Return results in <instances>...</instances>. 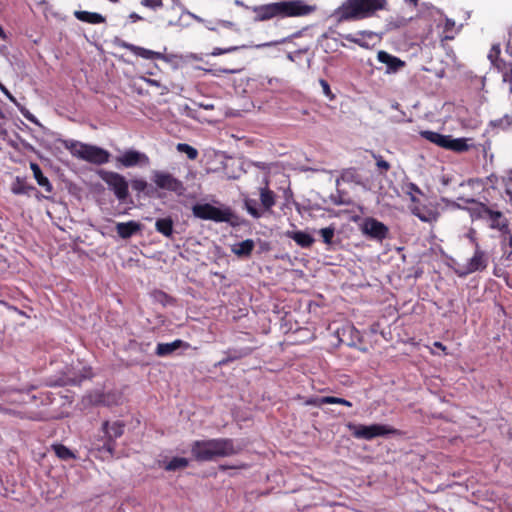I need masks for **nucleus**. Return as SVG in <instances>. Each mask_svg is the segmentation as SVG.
Segmentation results:
<instances>
[{"label": "nucleus", "instance_id": "obj_1", "mask_svg": "<svg viewBox=\"0 0 512 512\" xmlns=\"http://www.w3.org/2000/svg\"><path fill=\"white\" fill-rule=\"evenodd\" d=\"M242 448L235 445L231 438H213L196 440L191 444V454L199 462L213 461L217 458L238 454Z\"/></svg>", "mask_w": 512, "mask_h": 512}, {"label": "nucleus", "instance_id": "obj_2", "mask_svg": "<svg viewBox=\"0 0 512 512\" xmlns=\"http://www.w3.org/2000/svg\"><path fill=\"white\" fill-rule=\"evenodd\" d=\"M387 0H345L331 14L337 23L362 20L372 17L386 8Z\"/></svg>", "mask_w": 512, "mask_h": 512}, {"label": "nucleus", "instance_id": "obj_3", "mask_svg": "<svg viewBox=\"0 0 512 512\" xmlns=\"http://www.w3.org/2000/svg\"><path fill=\"white\" fill-rule=\"evenodd\" d=\"M63 144L64 147L69 150L72 156L83 161L96 165H102L109 162L110 153L104 148L81 143L76 140H65Z\"/></svg>", "mask_w": 512, "mask_h": 512}, {"label": "nucleus", "instance_id": "obj_4", "mask_svg": "<svg viewBox=\"0 0 512 512\" xmlns=\"http://www.w3.org/2000/svg\"><path fill=\"white\" fill-rule=\"evenodd\" d=\"M419 135L436 146L453 152L461 153L469 149L465 138H452L451 135H443L430 130H421Z\"/></svg>", "mask_w": 512, "mask_h": 512}, {"label": "nucleus", "instance_id": "obj_5", "mask_svg": "<svg viewBox=\"0 0 512 512\" xmlns=\"http://www.w3.org/2000/svg\"><path fill=\"white\" fill-rule=\"evenodd\" d=\"M124 424L121 421H104L102 423V431L104 433V441L102 445H98L97 450L105 455L104 457H113L116 449V440L124 433Z\"/></svg>", "mask_w": 512, "mask_h": 512}, {"label": "nucleus", "instance_id": "obj_6", "mask_svg": "<svg viewBox=\"0 0 512 512\" xmlns=\"http://www.w3.org/2000/svg\"><path fill=\"white\" fill-rule=\"evenodd\" d=\"M193 216L201 220L229 222L233 216L229 207H215L209 203H196L192 206Z\"/></svg>", "mask_w": 512, "mask_h": 512}, {"label": "nucleus", "instance_id": "obj_7", "mask_svg": "<svg viewBox=\"0 0 512 512\" xmlns=\"http://www.w3.org/2000/svg\"><path fill=\"white\" fill-rule=\"evenodd\" d=\"M348 429L357 439L372 440L376 437L397 434V429L384 424H348Z\"/></svg>", "mask_w": 512, "mask_h": 512}, {"label": "nucleus", "instance_id": "obj_8", "mask_svg": "<svg viewBox=\"0 0 512 512\" xmlns=\"http://www.w3.org/2000/svg\"><path fill=\"white\" fill-rule=\"evenodd\" d=\"M97 174L101 180L107 184L108 188L113 191L119 201H125L127 199L129 195V184L123 175L104 169H100Z\"/></svg>", "mask_w": 512, "mask_h": 512}, {"label": "nucleus", "instance_id": "obj_9", "mask_svg": "<svg viewBox=\"0 0 512 512\" xmlns=\"http://www.w3.org/2000/svg\"><path fill=\"white\" fill-rule=\"evenodd\" d=\"M273 3L276 17H301L316 11L315 5H308L300 0Z\"/></svg>", "mask_w": 512, "mask_h": 512}, {"label": "nucleus", "instance_id": "obj_10", "mask_svg": "<svg viewBox=\"0 0 512 512\" xmlns=\"http://www.w3.org/2000/svg\"><path fill=\"white\" fill-rule=\"evenodd\" d=\"M152 180L157 188L173 192L177 196H183L186 192L183 182L168 172L154 170Z\"/></svg>", "mask_w": 512, "mask_h": 512}, {"label": "nucleus", "instance_id": "obj_11", "mask_svg": "<svg viewBox=\"0 0 512 512\" xmlns=\"http://www.w3.org/2000/svg\"><path fill=\"white\" fill-rule=\"evenodd\" d=\"M488 266V258L484 251L480 249L479 243H476V249L473 256L468 260L465 265L459 266L454 269L458 277H466L477 271H483Z\"/></svg>", "mask_w": 512, "mask_h": 512}, {"label": "nucleus", "instance_id": "obj_12", "mask_svg": "<svg viewBox=\"0 0 512 512\" xmlns=\"http://www.w3.org/2000/svg\"><path fill=\"white\" fill-rule=\"evenodd\" d=\"M361 232L371 240L382 242L389 234V228L373 217H367L360 226Z\"/></svg>", "mask_w": 512, "mask_h": 512}, {"label": "nucleus", "instance_id": "obj_13", "mask_svg": "<svg viewBox=\"0 0 512 512\" xmlns=\"http://www.w3.org/2000/svg\"><path fill=\"white\" fill-rule=\"evenodd\" d=\"M117 166H122L124 168L131 167H145L150 164L149 157L141 151L135 150L133 148L126 149L119 156L115 158Z\"/></svg>", "mask_w": 512, "mask_h": 512}, {"label": "nucleus", "instance_id": "obj_14", "mask_svg": "<svg viewBox=\"0 0 512 512\" xmlns=\"http://www.w3.org/2000/svg\"><path fill=\"white\" fill-rule=\"evenodd\" d=\"M113 43H114V45L124 48V49H127V50L131 51L134 55L141 57L143 59H147V60L160 59L165 62H170L171 58L174 57L173 55L166 56V55L162 54L161 52H156L153 50L146 49L144 47L136 46L134 44L128 43V42L120 39L119 37H115L113 40Z\"/></svg>", "mask_w": 512, "mask_h": 512}, {"label": "nucleus", "instance_id": "obj_15", "mask_svg": "<svg viewBox=\"0 0 512 512\" xmlns=\"http://www.w3.org/2000/svg\"><path fill=\"white\" fill-rule=\"evenodd\" d=\"M458 200L463 201L466 204H470L469 208H465V211L469 214L472 222L478 220L487 221L491 210L490 207L475 198L459 197Z\"/></svg>", "mask_w": 512, "mask_h": 512}, {"label": "nucleus", "instance_id": "obj_16", "mask_svg": "<svg viewBox=\"0 0 512 512\" xmlns=\"http://www.w3.org/2000/svg\"><path fill=\"white\" fill-rule=\"evenodd\" d=\"M500 52V46L498 44L493 45L489 51L488 59L490 60L492 66L502 73L503 81L512 83V71L511 75L506 71V63L499 58Z\"/></svg>", "mask_w": 512, "mask_h": 512}, {"label": "nucleus", "instance_id": "obj_17", "mask_svg": "<svg viewBox=\"0 0 512 512\" xmlns=\"http://www.w3.org/2000/svg\"><path fill=\"white\" fill-rule=\"evenodd\" d=\"M252 352L253 348L251 347L229 348L224 352L225 357L218 361L215 367H223L230 362L249 356Z\"/></svg>", "mask_w": 512, "mask_h": 512}, {"label": "nucleus", "instance_id": "obj_18", "mask_svg": "<svg viewBox=\"0 0 512 512\" xmlns=\"http://www.w3.org/2000/svg\"><path fill=\"white\" fill-rule=\"evenodd\" d=\"M379 62L386 65V73H396L400 68L405 66V62L400 58L389 54L386 51H379L377 54Z\"/></svg>", "mask_w": 512, "mask_h": 512}, {"label": "nucleus", "instance_id": "obj_19", "mask_svg": "<svg viewBox=\"0 0 512 512\" xmlns=\"http://www.w3.org/2000/svg\"><path fill=\"white\" fill-rule=\"evenodd\" d=\"M0 91L18 108L20 113L29 122L41 126L39 120L24 106H22L17 99L10 93V91L0 82Z\"/></svg>", "mask_w": 512, "mask_h": 512}, {"label": "nucleus", "instance_id": "obj_20", "mask_svg": "<svg viewBox=\"0 0 512 512\" xmlns=\"http://www.w3.org/2000/svg\"><path fill=\"white\" fill-rule=\"evenodd\" d=\"M487 222L491 229H497L501 232L508 231V221L500 211L491 208Z\"/></svg>", "mask_w": 512, "mask_h": 512}, {"label": "nucleus", "instance_id": "obj_21", "mask_svg": "<svg viewBox=\"0 0 512 512\" xmlns=\"http://www.w3.org/2000/svg\"><path fill=\"white\" fill-rule=\"evenodd\" d=\"M252 11L255 14L254 20L257 22L267 21L276 17L274 3L254 6Z\"/></svg>", "mask_w": 512, "mask_h": 512}, {"label": "nucleus", "instance_id": "obj_22", "mask_svg": "<svg viewBox=\"0 0 512 512\" xmlns=\"http://www.w3.org/2000/svg\"><path fill=\"white\" fill-rule=\"evenodd\" d=\"M141 228L140 223L130 220L128 222H119L116 224V230L118 235L122 239H128L136 234Z\"/></svg>", "mask_w": 512, "mask_h": 512}, {"label": "nucleus", "instance_id": "obj_23", "mask_svg": "<svg viewBox=\"0 0 512 512\" xmlns=\"http://www.w3.org/2000/svg\"><path fill=\"white\" fill-rule=\"evenodd\" d=\"M376 36H378L377 33L373 32V31L362 30V31H358L356 33V35H353V34L344 35V38L349 42L359 45L360 47L369 48L370 43L368 41L364 40V38L372 39Z\"/></svg>", "mask_w": 512, "mask_h": 512}, {"label": "nucleus", "instance_id": "obj_24", "mask_svg": "<svg viewBox=\"0 0 512 512\" xmlns=\"http://www.w3.org/2000/svg\"><path fill=\"white\" fill-rule=\"evenodd\" d=\"M287 236L301 248H310L315 241L313 236L305 231H289Z\"/></svg>", "mask_w": 512, "mask_h": 512}, {"label": "nucleus", "instance_id": "obj_25", "mask_svg": "<svg viewBox=\"0 0 512 512\" xmlns=\"http://www.w3.org/2000/svg\"><path fill=\"white\" fill-rule=\"evenodd\" d=\"M74 17L82 22L89 23V24H102L105 23L106 19L105 17L97 12H89V11H81L77 10L74 11Z\"/></svg>", "mask_w": 512, "mask_h": 512}, {"label": "nucleus", "instance_id": "obj_26", "mask_svg": "<svg viewBox=\"0 0 512 512\" xmlns=\"http://www.w3.org/2000/svg\"><path fill=\"white\" fill-rule=\"evenodd\" d=\"M341 182L360 184L361 176L357 172L356 168H345L341 170L340 176L335 181L336 187H339Z\"/></svg>", "mask_w": 512, "mask_h": 512}, {"label": "nucleus", "instance_id": "obj_27", "mask_svg": "<svg viewBox=\"0 0 512 512\" xmlns=\"http://www.w3.org/2000/svg\"><path fill=\"white\" fill-rule=\"evenodd\" d=\"M182 346L187 347L188 344L180 339H176L170 343H158L155 353L159 357H165L172 354L174 351H176L178 348Z\"/></svg>", "mask_w": 512, "mask_h": 512}, {"label": "nucleus", "instance_id": "obj_28", "mask_svg": "<svg viewBox=\"0 0 512 512\" xmlns=\"http://www.w3.org/2000/svg\"><path fill=\"white\" fill-rule=\"evenodd\" d=\"M259 196L263 212L270 211L276 204V194L267 185L259 189Z\"/></svg>", "mask_w": 512, "mask_h": 512}, {"label": "nucleus", "instance_id": "obj_29", "mask_svg": "<svg viewBox=\"0 0 512 512\" xmlns=\"http://www.w3.org/2000/svg\"><path fill=\"white\" fill-rule=\"evenodd\" d=\"M254 247V240L246 239L242 242L232 245L231 251L239 258H248L251 255Z\"/></svg>", "mask_w": 512, "mask_h": 512}, {"label": "nucleus", "instance_id": "obj_30", "mask_svg": "<svg viewBox=\"0 0 512 512\" xmlns=\"http://www.w3.org/2000/svg\"><path fill=\"white\" fill-rule=\"evenodd\" d=\"M30 169L33 172V176H34L37 184L39 186H41L47 193H52L53 192V185L51 184L49 179L46 176L43 175L40 166L37 163H35V162H31L30 163Z\"/></svg>", "mask_w": 512, "mask_h": 512}, {"label": "nucleus", "instance_id": "obj_31", "mask_svg": "<svg viewBox=\"0 0 512 512\" xmlns=\"http://www.w3.org/2000/svg\"><path fill=\"white\" fill-rule=\"evenodd\" d=\"M155 229L158 233L170 238L174 232V222L170 216L158 218L155 222Z\"/></svg>", "mask_w": 512, "mask_h": 512}, {"label": "nucleus", "instance_id": "obj_32", "mask_svg": "<svg viewBox=\"0 0 512 512\" xmlns=\"http://www.w3.org/2000/svg\"><path fill=\"white\" fill-rule=\"evenodd\" d=\"M411 212L422 222L430 223L437 219V213L425 206L416 205L411 209Z\"/></svg>", "mask_w": 512, "mask_h": 512}, {"label": "nucleus", "instance_id": "obj_33", "mask_svg": "<svg viewBox=\"0 0 512 512\" xmlns=\"http://www.w3.org/2000/svg\"><path fill=\"white\" fill-rule=\"evenodd\" d=\"M33 190L35 187L29 185L25 177L17 176L11 185V192L14 195H27Z\"/></svg>", "mask_w": 512, "mask_h": 512}, {"label": "nucleus", "instance_id": "obj_34", "mask_svg": "<svg viewBox=\"0 0 512 512\" xmlns=\"http://www.w3.org/2000/svg\"><path fill=\"white\" fill-rule=\"evenodd\" d=\"M244 207L248 214L255 219H259L263 216V210L260 208L258 201L253 198H244Z\"/></svg>", "mask_w": 512, "mask_h": 512}, {"label": "nucleus", "instance_id": "obj_35", "mask_svg": "<svg viewBox=\"0 0 512 512\" xmlns=\"http://www.w3.org/2000/svg\"><path fill=\"white\" fill-rule=\"evenodd\" d=\"M53 451L55 452L56 456L64 461H68L71 459H75L76 456L73 453L72 450H70L68 447L62 444H54L52 446Z\"/></svg>", "mask_w": 512, "mask_h": 512}, {"label": "nucleus", "instance_id": "obj_36", "mask_svg": "<svg viewBox=\"0 0 512 512\" xmlns=\"http://www.w3.org/2000/svg\"><path fill=\"white\" fill-rule=\"evenodd\" d=\"M189 465V461L184 457H173L170 461H168L164 468L166 471H176L179 469L186 468Z\"/></svg>", "mask_w": 512, "mask_h": 512}, {"label": "nucleus", "instance_id": "obj_37", "mask_svg": "<svg viewBox=\"0 0 512 512\" xmlns=\"http://www.w3.org/2000/svg\"><path fill=\"white\" fill-rule=\"evenodd\" d=\"M301 35H302V31H296L293 34H291V35H289V36H287L285 38H282L280 40H275V41H270V42L258 44V45H256V48L272 47V46H276V45H279V44H283V43L289 42L290 40H292L294 38H298Z\"/></svg>", "mask_w": 512, "mask_h": 512}, {"label": "nucleus", "instance_id": "obj_38", "mask_svg": "<svg viewBox=\"0 0 512 512\" xmlns=\"http://www.w3.org/2000/svg\"><path fill=\"white\" fill-rule=\"evenodd\" d=\"M176 148L178 152L185 153L190 160H195L198 156L197 149L187 143H178Z\"/></svg>", "mask_w": 512, "mask_h": 512}, {"label": "nucleus", "instance_id": "obj_39", "mask_svg": "<svg viewBox=\"0 0 512 512\" xmlns=\"http://www.w3.org/2000/svg\"><path fill=\"white\" fill-rule=\"evenodd\" d=\"M320 404H340L347 407H352V403L344 398L335 396H323L319 399Z\"/></svg>", "mask_w": 512, "mask_h": 512}, {"label": "nucleus", "instance_id": "obj_40", "mask_svg": "<svg viewBox=\"0 0 512 512\" xmlns=\"http://www.w3.org/2000/svg\"><path fill=\"white\" fill-rule=\"evenodd\" d=\"M407 23H408V19H406L405 17L396 16V17H391L387 21V26L389 29H397V28L404 27L405 25H407Z\"/></svg>", "mask_w": 512, "mask_h": 512}, {"label": "nucleus", "instance_id": "obj_41", "mask_svg": "<svg viewBox=\"0 0 512 512\" xmlns=\"http://www.w3.org/2000/svg\"><path fill=\"white\" fill-rule=\"evenodd\" d=\"M319 234L321 235L323 242L329 245L332 243V239L335 235V228L333 226L322 228L319 230Z\"/></svg>", "mask_w": 512, "mask_h": 512}, {"label": "nucleus", "instance_id": "obj_42", "mask_svg": "<svg viewBox=\"0 0 512 512\" xmlns=\"http://www.w3.org/2000/svg\"><path fill=\"white\" fill-rule=\"evenodd\" d=\"M149 347H150V343L138 342L136 340H130L128 342V349L142 352V353H147V351L149 350Z\"/></svg>", "mask_w": 512, "mask_h": 512}, {"label": "nucleus", "instance_id": "obj_43", "mask_svg": "<svg viewBox=\"0 0 512 512\" xmlns=\"http://www.w3.org/2000/svg\"><path fill=\"white\" fill-rule=\"evenodd\" d=\"M245 46H229V47H226V48H220V47H215L212 52L210 53L211 56H219V55H222V54H228V53H232V52H235V51H238L242 48H244Z\"/></svg>", "mask_w": 512, "mask_h": 512}, {"label": "nucleus", "instance_id": "obj_44", "mask_svg": "<svg viewBox=\"0 0 512 512\" xmlns=\"http://www.w3.org/2000/svg\"><path fill=\"white\" fill-rule=\"evenodd\" d=\"M131 187L134 191L141 193L147 189L148 183L142 178H135L131 180Z\"/></svg>", "mask_w": 512, "mask_h": 512}, {"label": "nucleus", "instance_id": "obj_45", "mask_svg": "<svg viewBox=\"0 0 512 512\" xmlns=\"http://www.w3.org/2000/svg\"><path fill=\"white\" fill-rule=\"evenodd\" d=\"M207 72L213 76H220L221 74H236L240 72V69H229V68H211Z\"/></svg>", "mask_w": 512, "mask_h": 512}, {"label": "nucleus", "instance_id": "obj_46", "mask_svg": "<svg viewBox=\"0 0 512 512\" xmlns=\"http://www.w3.org/2000/svg\"><path fill=\"white\" fill-rule=\"evenodd\" d=\"M344 192L337 187V191L335 194L330 195V200L334 205H345L348 202L344 199Z\"/></svg>", "mask_w": 512, "mask_h": 512}, {"label": "nucleus", "instance_id": "obj_47", "mask_svg": "<svg viewBox=\"0 0 512 512\" xmlns=\"http://www.w3.org/2000/svg\"><path fill=\"white\" fill-rule=\"evenodd\" d=\"M373 157L376 159V166L381 172H387L390 169L389 162L384 160L382 156L373 154Z\"/></svg>", "mask_w": 512, "mask_h": 512}, {"label": "nucleus", "instance_id": "obj_48", "mask_svg": "<svg viewBox=\"0 0 512 512\" xmlns=\"http://www.w3.org/2000/svg\"><path fill=\"white\" fill-rule=\"evenodd\" d=\"M141 4L150 9H157L163 6V0H142Z\"/></svg>", "mask_w": 512, "mask_h": 512}, {"label": "nucleus", "instance_id": "obj_49", "mask_svg": "<svg viewBox=\"0 0 512 512\" xmlns=\"http://www.w3.org/2000/svg\"><path fill=\"white\" fill-rule=\"evenodd\" d=\"M107 396L103 393H96L94 395V399H92L91 401L94 403V404H98V405H110V401L106 399Z\"/></svg>", "mask_w": 512, "mask_h": 512}, {"label": "nucleus", "instance_id": "obj_50", "mask_svg": "<svg viewBox=\"0 0 512 512\" xmlns=\"http://www.w3.org/2000/svg\"><path fill=\"white\" fill-rule=\"evenodd\" d=\"M0 304L4 305L7 309H9V310L19 314L20 316H23V317H26V318H30V316L25 311L20 310L16 306L10 305L9 303H7L4 300H0Z\"/></svg>", "mask_w": 512, "mask_h": 512}, {"label": "nucleus", "instance_id": "obj_51", "mask_svg": "<svg viewBox=\"0 0 512 512\" xmlns=\"http://www.w3.org/2000/svg\"><path fill=\"white\" fill-rule=\"evenodd\" d=\"M319 83H320V85H321V87H322V89H323V93H324L327 97H329L330 99H332V98H333V95H332V91H331V89H330V85L328 84V82H327L326 80H324V79H320V80H319Z\"/></svg>", "mask_w": 512, "mask_h": 512}, {"label": "nucleus", "instance_id": "obj_52", "mask_svg": "<svg viewBox=\"0 0 512 512\" xmlns=\"http://www.w3.org/2000/svg\"><path fill=\"white\" fill-rule=\"evenodd\" d=\"M0 413L17 416L20 417L21 413L15 409H11L8 407H5L4 405L0 404Z\"/></svg>", "mask_w": 512, "mask_h": 512}, {"label": "nucleus", "instance_id": "obj_53", "mask_svg": "<svg viewBox=\"0 0 512 512\" xmlns=\"http://www.w3.org/2000/svg\"><path fill=\"white\" fill-rule=\"evenodd\" d=\"M442 202L446 203L447 205H450L454 209H460L465 211V208H469V206H463L460 203L449 200L447 198H442Z\"/></svg>", "mask_w": 512, "mask_h": 512}, {"label": "nucleus", "instance_id": "obj_54", "mask_svg": "<svg viewBox=\"0 0 512 512\" xmlns=\"http://www.w3.org/2000/svg\"><path fill=\"white\" fill-rule=\"evenodd\" d=\"M347 333L350 335L355 334L357 337L359 335L358 331L353 326H348L346 328H343L342 337H345Z\"/></svg>", "mask_w": 512, "mask_h": 512}, {"label": "nucleus", "instance_id": "obj_55", "mask_svg": "<svg viewBox=\"0 0 512 512\" xmlns=\"http://www.w3.org/2000/svg\"><path fill=\"white\" fill-rule=\"evenodd\" d=\"M195 105H197L199 108H202L204 110H213L215 108V105L213 103H206V102H196Z\"/></svg>", "mask_w": 512, "mask_h": 512}, {"label": "nucleus", "instance_id": "obj_56", "mask_svg": "<svg viewBox=\"0 0 512 512\" xmlns=\"http://www.w3.org/2000/svg\"><path fill=\"white\" fill-rule=\"evenodd\" d=\"M476 231L475 229L471 228L469 229L468 233L466 234L467 238L476 246L477 240H476Z\"/></svg>", "mask_w": 512, "mask_h": 512}, {"label": "nucleus", "instance_id": "obj_57", "mask_svg": "<svg viewBox=\"0 0 512 512\" xmlns=\"http://www.w3.org/2000/svg\"><path fill=\"white\" fill-rule=\"evenodd\" d=\"M15 391V389L0 387V399H4L6 396H9L12 392Z\"/></svg>", "mask_w": 512, "mask_h": 512}, {"label": "nucleus", "instance_id": "obj_58", "mask_svg": "<svg viewBox=\"0 0 512 512\" xmlns=\"http://www.w3.org/2000/svg\"><path fill=\"white\" fill-rule=\"evenodd\" d=\"M217 24L226 28H232L234 26V23L228 20H218Z\"/></svg>", "mask_w": 512, "mask_h": 512}, {"label": "nucleus", "instance_id": "obj_59", "mask_svg": "<svg viewBox=\"0 0 512 512\" xmlns=\"http://www.w3.org/2000/svg\"><path fill=\"white\" fill-rule=\"evenodd\" d=\"M129 19L131 20V22H137L142 20L143 18L136 12H132L129 14Z\"/></svg>", "mask_w": 512, "mask_h": 512}, {"label": "nucleus", "instance_id": "obj_60", "mask_svg": "<svg viewBox=\"0 0 512 512\" xmlns=\"http://www.w3.org/2000/svg\"><path fill=\"white\" fill-rule=\"evenodd\" d=\"M144 80L146 81V83H148L151 86L160 87V85H161L160 82L158 80H155V79L144 78Z\"/></svg>", "mask_w": 512, "mask_h": 512}, {"label": "nucleus", "instance_id": "obj_61", "mask_svg": "<svg viewBox=\"0 0 512 512\" xmlns=\"http://www.w3.org/2000/svg\"><path fill=\"white\" fill-rule=\"evenodd\" d=\"M202 23L205 25V27H206L208 30H210V31H214V32H216V31H217V27H216V26H214V25H212V22H211V21H207V20H205V22H202Z\"/></svg>", "mask_w": 512, "mask_h": 512}, {"label": "nucleus", "instance_id": "obj_62", "mask_svg": "<svg viewBox=\"0 0 512 512\" xmlns=\"http://www.w3.org/2000/svg\"><path fill=\"white\" fill-rule=\"evenodd\" d=\"M455 26V22L452 19H446L445 29L450 30Z\"/></svg>", "mask_w": 512, "mask_h": 512}, {"label": "nucleus", "instance_id": "obj_63", "mask_svg": "<svg viewBox=\"0 0 512 512\" xmlns=\"http://www.w3.org/2000/svg\"><path fill=\"white\" fill-rule=\"evenodd\" d=\"M299 55L296 54V52H289L287 54V59L294 62L296 60V58L298 57Z\"/></svg>", "mask_w": 512, "mask_h": 512}, {"label": "nucleus", "instance_id": "obj_64", "mask_svg": "<svg viewBox=\"0 0 512 512\" xmlns=\"http://www.w3.org/2000/svg\"><path fill=\"white\" fill-rule=\"evenodd\" d=\"M433 345H434V347L441 349L442 351H444V352H445V354H447V352H446V349H447V348H446V346H444L441 342L436 341V342H434V344H433Z\"/></svg>", "mask_w": 512, "mask_h": 512}]
</instances>
